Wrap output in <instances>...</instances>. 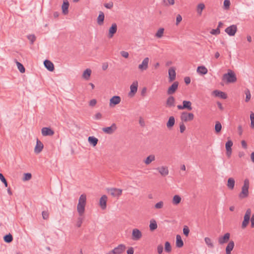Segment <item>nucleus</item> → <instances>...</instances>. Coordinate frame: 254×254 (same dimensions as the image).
I'll list each match as a JSON object with an SVG mask.
<instances>
[{
  "instance_id": "774afa93",
  "label": "nucleus",
  "mask_w": 254,
  "mask_h": 254,
  "mask_svg": "<svg viewBox=\"0 0 254 254\" xmlns=\"http://www.w3.org/2000/svg\"><path fill=\"white\" fill-rule=\"evenodd\" d=\"M251 227L252 228L254 227V213L252 215V216L251 218Z\"/></svg>"
},
{
  "instance_id": "e433bc0d",
  "label": "nucleus",
  "mask_w": 254,
  "mask_h": 254,
  "mask_svg": "<svg viewBox=\"0 0 254 254\" xmlns=\"http://www.w3.org/2000/svg\"><path fill=\"white\" fill-rule=\"evenodd\" d=\"M91 74V70L90 69L87 68L84 70L83 73V77L85 79L87 80L89 78Z\"/></svg>"
},
{
  "instance_id": "4d7b16f0",
  "label": "nucleus",
  "mask_w": 254,
  "mask_h": 254,
  "mask_svg": "<svg viewBox=\"0 0 254 254\" xmlns=\"http://www.w3.org/2000/svg\"><path fill=\"white\" fill-rule=\"evenodd\" d=\"M157 253L158 254H162L163 251V247L160 244L157 247Z\"/></svg>"
},
{
  "instance_id": "9d476101",
  "label": "nucleus",
  "mask_w": 254,
  "mask_h": 254,
  "mask_svg": "<svg viewBox=\"0 0 254 254\" xmlns=\"http://www.w3.org/2000/svg\"><path fill=\"white\" fill-rule=\"evenodd\" d=\"M138 82L137 81H134L130 86V92H129V96H133L137 90Z\"/></svg>"
},
{
  "instance_id": "f3484780",
  "label": "nucleus",
  "mask_w": 254,
  "mask_h": 254,
  "mask_svg": "<svg viewBox=\"0 0 254 254\" xmlns=\"http://www.w3.org/2000/svg\"><path fill=\"white\" fill-rule=\"evenodd\" d=\"M155 169L158 170L159 173L163 177L167 176L169 174V170L166 166L157 167Z\"/></svg>"
},
{
  "instance_id": "20e7f679",
  "label": "nucleus",
  "mask_w": 254,
  "mask_h": 254,
  "mask_svg": "<svg viewBox=\"0 0 254 254\" xmlns=\"http://www.w3.org/2000/svg\"><path fill=\"white\" fill-rule=\"evenodd\" d=\"M181 121L183 122H187L191 121L194 119V115L191 113H188L187 112H183L180 116Z\"/></svg>"
},
{
  "instance_id": "a18cd8bd",
  "label": "nucleus",
  "mask_w": 254,
  "mask_h": 254,
  "mask_svg": "<svg viewBox=\"0 0 254 254\" xmlns=\"http://www.w3.org/2000/svg\"><path fill=\"white\" fill-rule=\"evenodd\" d=\"M222 128V126L219 122H217L215 125V130L216 132H219Z\"/></svg>"
},
{
  "instance_id": "39448f33",
  "label": "nucleus",
  "mask_w": 254,
  "mask_h": 254,
  "mask_svg": "<svg viewBox=\"0 0 254 254\" xmlns=\"http://www.w3.org/2000/svg\"><path fill=\"white\" fill-rule=\"evenodd\" d=\"M251 214V210L250 209H248L246 210V213L245 214L244 217V220L242 222V228L243 229L246 228L247 225H248L250 219V216Z\"/></svg>"
},
{
  "instance_id": "4be33fe9",
  "label": "nucleus",
  "mask_w": 254,
  "mask_h": 254,
  "mask_svg": "<svg viewBox=\"0 0 254 254\" xmlns=\"http://www.w3.org/2000/svg\"><path fill=\"white\" fill-rule=\"evenodd\" d=\"M43 148V143L38 139L37 140L36 145L34 149V151L36 153H39L41 152Z\"/></svg>"
},
{
  "instance_id": "412c9836",
  "label": "nucleus",
  "mask_w": 254,
  "mask_h": 254,
  "mask_svg": "<svg viewBox=\"0 0 254 254\" xmlns=\"http://www.w3.org/2000/svg\"><path fill=\"white\" fill-rule=\"evenodd\" d=\"M45 67L50 71H53L54 70V65L52 62L48 60H46L44 62Z\"/></svg>"
},
{
  "instance_id": "72a5a7b5",
  "label": "nucleus",
  "mask_w": 254,
  "mask_h": 254,
  "mask_svg": "<svg viewBox=\"0 0 254 254\" xmlns=\"http://www.w3.org/2000/svg\"><path fill=\"white\" fill-rule=\"evenodd\" d=\"M88 141L90 144L95 146L97 145L98 140L94 136H89L88 138Z\"/></svg>"
},
{
  "instance_id": "ea45409f",
  "label": "nucleus",
  "mask_w": 254,
  "mask_h": 254,
  "mask_svg": "<svg viewBox=\"0 0 254 254\" xmlns=\"http://www.w3.org/2000/svg\"><path fill=\"white\" fill-rule=\"evenodd\" d=\"M181 201V197L179 195H175L173 197V204L177 205L180 203Z\"/></svg>"
},
{
  "instance_id": "0e129e2a",
  "label": "nucleus",
  "mask_w": 254,
  "mask_h": 254,
  "mask_svg": "<svg viewBox=\"0 0 254 254\" xmlns=\"http://www.w3.org/2000/svg\"><path fill=\"white\" fill-rule=\"evenodd\" d=\"M102 117V115L100 113H97L95 114L94 119L95 120H100Z\"/></svg>"
},
{
  "instance_id": "2eb2a0df",
  "label": "nucleus",
  "mask_w": 254,
  "mask_h": 254,
  "mask_svg": "<svg viewBox=\"0 0 254 254\" xmlns=\"http://www.w3.org/2000/svg\"><path fill=\"white\" fill-rule=\"evenodd\" d=\"M121 98L119 96H114L110 100V106H114L121 102Z\"/></svg>"
},
{
  "instance_id": "c9c22d12",
  "label": "nucleus",
  "mask_w": 254,
  "mask_h": 254,
  "mask_svg": "<svg viewBox=\"0 0 254 254\" xmlns=\"http://www.w3.org/2000/svg\"><path fill=\"white\" fill-rule=\"evenodd\" d=\"M86 201V196L85 194H82L79 197V198L78 199V204H81L82 205H85Z\"/></svg>"
},
{
  "instance_id": "6ab92c4d",
  "label": "nucleus",
  "mask_w": 254,
  "mask_h": 254,
  "mask_svg": "<svg viewBox=\"0 0 254 254\" xmlns=\"http://www.w3.org/2000/svg\"><path fill=\"white\" fill-rule=\"evenodd\" d=\"M233 144V142L231 140H229L226 143L225 147L226 150V155H227L228 157H230L232 154L231 147Z\"/></svg>"
},
{
  "instance_id": "680f3d73",
  "label": "nucleus",
  "mask_w": 254,
  "mask_h": 254,
  "mask_svg": "<svg viewBox=\"0 0 254 254\" xmlns=\"http://www.w3.org/2000/svg\"><path fill=\"white\" fill-rule=\"evenodd\" d=\"M42 214L44 219H47L49 217V213L47 211H43Z\"/></svg>"
},
{
  "instance_id": "393cba45",
  "label": "nucleus",
  "mask_w": 254,
  "mask_h": 254,
  "mask_svg": "<svg viewBox=\"0 0 254 254\" xmlns=\"http://www.w3.org/2000/svg\"><path fill=\"white\" fill-rule=\"evenodd\" d=\"M213 94L215 96L220 97L222 99H225L227 98L226 94L224 92H223L222 91H218V90H214L213 92Z\"/></svg>"
},
{
  "instance_id": "5701e85b",
  "label": "nucleus",
  "mask_w": 254,
  "mask_h": 254,
  "mask_svg": "<svg viewBox=\"0 0 254 254\" xmlns=\"http://www.w3.org/2000/svg\"><path fill=\"white\" fill-rule=\"evenodd\" d=\"M107 197L106 195H103L100 199V205L102 209H105L106 208Z\"/></svg>"
},
{
  "instance_id": "a211bd4d",
  "label": "nucleus",
  "mask_w": 254,
  "mask_h": 254,
  "mask_svg": "<svg viewBox=\"0 0 254 254\" xmlns=\"http://www.w3.org/2000/svg\"><path fill=\"white\" fill-rule=\"evenodd\" d=\"M168 74H169V82H172L174 81L176 77V73L175 71V69L174 67H171L168 70Z\"/></svg>"
},
{
  "instance_id": "cd10ccee",
  "label": "nucleus",
  "mask_w": 254,
  "mask_h": 254,
  "mask_svg": "<svg viewBox=\"0 0 254 254\" xmlns=\"http://www.w3.org/2000/svg\"><path fill=\"white\" fill-rule=\"evenodd\" d=\"M69 6V3L67 0L64 1L62 5L63 13L64 14L68 13V8Z\"/></svg>"
},
{
  "instance_id": "58836bf2",
  "label": "nucleus",
  "mask_w": 254,
  "mask_h": 254,
  "mask_svg": "<svg viewBox=\"0 0 254 254\" xmlns=\"http://www.w3.org/2000/svg\"><path fill=\"white\" fill-rule=\"evenodd\" d=\"M4 241L6 243H9L13 240V237L10 234H6L3 237Z\"/></svg>"
},
{
  "instance_id": "69168bd1",
  "label": "nucleus",
  "mask_w": 254,
  "mask_h": 254,
  "mask_svg": "<svg viewBox=\"0 0 254 254\" xmlns=\"http://www.w3.org/2000/svg\"><path fill=\"white\" fill-rule=\"evenodd\" d=\"M121 55L122 57L127 58L128 57V53L126 51H122L121 52Z\"/></svg>"
},
{
  "instance_id": "ddd939ff",
  "label": "nucleus",
  "mask_w": 254,
  "mask_h": 254,
  "mask_svg": "<svg viewBox=\"0 0 254 254\" xmlns=\"http://www.w3.org/2000/svg\"><path fill=\"white\" fill-rule=\"evenodd\" d=\"M142 236L141 232L137 229H134L132 232V239L135 241L138 240Z\"/></svg>"
},
{
  "instance_id": "a19ab883",
  "label": "nucleus",
  "mask_w": 254,
  "mask_h": 254,
  "mask_svg": "<svg viewBox=\"0 0 254 254\" xmlns=\"http://www.w3.org/2000/svg\"><path fill=\"white\" fill-rule=\"evenodd\" d=\"M164 31V29L163 28H160L158 29L156 33L155 34V36L158 38H160L163 36V33Z\"/></svg>"
},
{
  "instance_id": "338daca9",
  "label": "nucleus",
  "mask_w": 254,
  "mask_h": 254,
  "mask_svg": "<svg viewBox=\"0 0 254 254\" xmlns=\"http://www.w3.org/2000/svg\"><path fill=\"white\" fill-rule=\"evenodd\" d=\"M182 20V17L180 14H178L176 17V24L178 25Z\"/></svg>"
},
{
  "instance_id": "3c124183",
  "label": "nucleus",
  "mask_w": 254,
  "mask_h": 254,
  "mask_svg": "<svg viewBox=\"0 0 254 254\" xmlns=\"http://www.w3.org/2000/svg\"><path fill=\"white\" fill-rule=\"evenodd\" d=\"M250 119H251V127L252 128H254V113L253 112H251L250 114Z\"/></svg>"
},
{
  "instance_id": "4468645a",
  "label": "nucleus",
  "mask_w": 254,
  "mask_h": 254,
  "mask_svg": "<svg viewBox=\"0 0 254 254\" xmlns=\"http://www.w3.org/2000/svg\"><path fill=\"white\" fill-rule=\"evenodd\" d=\"M117 25L116 23H113L111 26L110 27L109 30V33L108 37L109 38H111L113 37L114 35L117 32Z\"/></svg>"
},
{
  "instance_id": "1a4fd4ad",
  "label": "nucleus",
  "mask_w": 254,
  "mask_h": 254,
  "mask_svg": "<svg viewBox=\"0 0 254 254\" xmlns=\"http://www.w3.org/2000/svg\"><path fill=\"white\" fill-rule=\"evenodd\" d=\"M149 59L148 57H146L143 59L141 64H139L138 68L141 70H145L148 67Z\"/></svg>"
},
{
  "instance_id": "603ef678",
  "label": "nucleus",
  "mask_w": 254,
  "mask_h": 254,
  "mask_svg": "<svg viewBox=\"0 0 254 254\" xmlns=\"http://www.w3.org/2000/svg\"><path fill=\"white\" fill-rule=\"evenodd\" d=\"M224 8L225 9H228L230 7V1L229 0H224Z\"/></svg>"
},
{
  "instance_id": "9b49d317",
  "label": "nucleus",
  "mask_w": 254,
  "mask_h": 254,
  "mask_svg": "<svg viewBox=\"0 0 254 254\" xmlns=\"http://www.w3.org/2000/svg\"><path fill=\"white\" fill-rule=\"evenodd\" d=\"M108 191L112 196L118 197L122 194V190L116 188H111L108 190Z\"/></svg>"
},
{
  "instance_id": "0eeeda50",
  "label": "nucleus",
  "mask_w": 254,
  "mask_h": 254,
  "mask_svg": "<svg viewBox=\"0 0 254 254\" xmlns=\"http://www.w3.org/2000/svg\"><path fill=\"white\" fill-rule=\"evenodd\" d=\"M179 86V82L175 81L168 88L167 93L168 95L173 94L177 90Z\"/></svg>"
},
{
  "instance_id": "dca6fc26",
  "label": "nucleus",
  "mask_w": 254,
  "mask_h": 254,
  "mask_svg": "<svg viewBox=\"0 0 254 254\" xmlns=\"http://www.w3.org/2000/svg\"><path fill=\"white\" fill-rule=\"evenodd\" d=\"M230 235L229 233L225 234L223 236L219 237L218 240V243L220 245H223L227 243L230 238Z\"/></svg>"
},
{
  "instance_id": "de8ad7c7",
  "label": "nucleus",
  "mask_w": 254,
  "mask_h": 254,
  "mask_svg": "<svg viewBox=\"0 0 254 254\" xmlns=\"http://www.w3.org/2000/svg\"><path fill=\"white\" fill-rule=\"evenodd\" d=\"M172 248L170 243L169 242H166L165 244V251L167 253H170L171 251Z\"/></svg>"
},
{
  "instance_id": "bb28decb",
  "label": "nucleus",
  "mask_w": 254,
  "mask_h": 254,
  "mask_svg": "<svg viewBox=\"0 0 254 254\" xmlns=\"http://www.w3.org/2000/svg\"><path fill=\"white\" fill-rule=\"evenodd\" d=\"M104 18V13L103 12L100 11L97 18V23L99 25H102L103 24Z\"/></svg>"
},
{
  "instance_id": "8fccbe9b",
  "label": "nucleus",
  "mask_w": 254,
  "mask_h": 254,
  "mask_svg": "<svg viewBox=\"0 0 254 254\" xmlns=\"http://www.w3.org/2000/svg\"><path fill=\"white\" fill-rule=\"evenodd\" d=\"M0 180L4 184V186L7 187L8 186L7 182L4 176L1 173H0Z\"/></svg>"
},
{
  "instance_id": "6e6d98bb",
  "label": "nucleus",
  "mask_w": 254,
  "mask_h": 254,
  "mask_svg": "<svg viewBox=\"0 0 254 254\" xmlns=\"http://www.w3.org/2000/svg\"><path fill=\"white\" fill-rule=\"evenodd\" d=\"M190 232V230L188 226H185L183 228V233L186 236H188Z\"/></svg>"
},
{
  "instance_id": "79ce46f5",
  "label": "nucleus",
  "mask_w": 254,
  "mask_h": 254,
  "mask_svg": "<svg viewBox=\"0 0 254 254\" xmlns=\"http://www.w3.org/2000/svg\"><path fill=\"white\" fill-rule=\"evenodd\" d=\"M245 93L246 94V102H249L251 98V94L250 90L248 88H247L245 91Z\"/></svg>"
},
{
  "instance_id": "bf43d9fd",
  "label": "nucleus",
  "mask_w": 254,
  "mask_h": 254,
  "mask_svg": "<svg viewBox=\"0 0 254 254\" xmlns=\"http://www.w3.org/2000/svg\"><path fill=\"white\" fill-rule=\"evenodd\" d=\"M32 175L30 173L24 174V177L23 178L24 181H28L31 178Z\"/></svg>"
},
{
  "instance_id": "b1692460",
  "label": "nucleus",
  "mask_w": 254,
  "mask_h": 254,
  "mask_svg": "<svg viewBox=\"0 0 254 254\" xmlns=\"http://www.w3.org/2000/svg\"><path fill=\"white\" fill-rule=\"evenodd\" d=\"M234 247V243L231 241L229 242L226 248V254H231V251Z\"/></svg>"
},
{
  "instance_id": "09e8293b",
  "label": "nucleus",
  "mask_w": 254,
  "mask_h": 254,
  "mask_svg": "<svg viewBox=\"0 0 254 254\" xmlns=\"http://www.w3.org/2000/svg\"><path fill=\"white\" fill-rule=\"evenodd\" d=\"M83 216H80L77 218V221L76 222V226L78 228L80 227L81 226L82 223L83 221Z\"/></svg>"
},
{
  "instance_id": "f8f14e48",
  "label": "nucleus",
  "mask_w": 254,
  "mask_h": 254,
  "mask_svg": "<svg viewBox=\"0 0 254 254\" xmlns=\"http://www.w3.org/2000/svg\"><path fill=\"white\" fill-rule=\"evenodd\" d=\"M166 106L168 108H172L175 106V99L173 96H170L167 99Z\"/></svg>"
},
{
  "instance_id": "6e6552de",
  "label": "nucleus",
  "mask_w": 254,
  "mask_h": 254,
  "mask_svg": "<svg viewBox=\"0 0 254 254\" xmlns=\"http://www.w3.org/2000/svg\"><path fill=\"white\" fill-rule=\"evenodd\" d=\"M117 129V126L115 123L112 124L110 127H103L102 130L107 134H111Z\"/></svg>"
},
{
  "instance_id": "f704fd0d",
  "label": "nucleus",
  "mask_w": 254,
  "mask_h": 254,
  "mask_svg": "<svg viewBox=\"0 0 254 254\" xmlns=\"http://www.w3.org/2000/svg\"><path fill=\"white\" fill-rule=\"evenodd\" d=\"M155 159V155H150L144 160V163L146 165H149L151 162L154 161Z\"/></svg>"
},
{
  "instance_id": "864d4df0",
  "label": "nucleus",
  "mask_w": 254,
  "mask_h": 254,
  "mask_svg": "<svg viewBox=\"0 0 254 254\" xmlns=\"http://www.w3.org/2000/svg\"><path fill=\"white\" fill-rule=\"evenodd\" d=\"M164 203L163 201H160L157 203L155 204L154 207L156 209H160L162 208L163 206Z\"/></svg>"
},
{
  "instance_id": "7c9ffc66",
  "label": "nucleus",
  "mask_w": 254,
  "mask_h": 254,
  "mask_svg": "<svg viewBox=\"0 0 254 254\" xmlns=\"http://www.w3.org/2000/svg\"><path fill=\"white\" fill-rule=\"evenodd\" d=\"M175 123V120L173 116L169 117V120L167 123V127L168 128H171L174 126Z\"/></svg>"
},
{
  "instance_id": "f257e3e1",
  "label": "nucleus",
  "mask_w": 254,
  "mask_h": 254,
  "mask_svg": "<svg viewBox=\"0 0 254 254\" xmlns=\"http://www.w3.org/2000/svg\"><path fill=\"white\" fill-rule=\"evenodd\" d=\"M249 185V180L248 179H246L244 181V185L242 187V190L239 194L240 198L243 199L248 196Z\"/></svg>"
},
{
  "instance_id": "473e14b6",
  "label": "nucleus",
  "mask_w": 254,
  "mask_h": 254,
  "mask_svg": "<svg viewBox=\"0 0 254 254\" xmlns=\"http://www.w3.org/2000/svg\"><path fill=\"white\" fill-rule=\"evenodd\" d=\"M235 180L232 178H229L228 180L227 187L230 190H233L235 186Z\"/></svg>"
},
{
  "instance_id": "c85d7f7f",
  "label": "nucleus",
  "mask_w": 254,
  "mask_h": 254,
  "mask_svg": "<svg viewBox=\"0 0 254 254\" xmlns=\"http://www.w3.org/2000/svg\"><path fill=\"white\" fill-rule=\"evenodd\" d=\"M197 72L202 75H205L207 73L208 70L204 66H199L197 68Z\"/></svg>"
},
{
  "instance_id": "052dcab7",
  "label": "nucleus",
  "mask_w": 254,
  "mask_h": 254,
  "mask_svg": "<svg viewBox=\"0 0 254 254\" xmlns=\"http://www.w3.org/2000/svg\"><path fill=\"white\" fill-rule=\"evenodd\" d=\"M104 6L108 9H111L113 7V2H110L104 4Z\"/></svg>"
},
{
  "instance_id": "13d9d810",
  "label": "nucleus",
  "mask_w": 254,
  "mask_h": 254,
  "mask_svg": "<svg viewBox=\"0 0 254 254\" xmlns=\"http://www.w3.org/2000/svg\"><path fill=\"white\" fill-rule=\"evenodd\" d=\"M220 33V29L219 28H217L215 29H212L211 31L210 32V33L212 35H218Z\"/></svg>"
},
{
  "instance_id": "aec40b11",
  "label": "nucleus",
  "mask_w": 254,
  "mask_h": 254,
  "mask_svg": "<svg viewBox=\"0 0 254 254\" xmlns=\"http://www.w3.org/2000/svg\"><path fill=\"white\" fill-rule=\"evenodd\" d=\"M43 136H51L54 134V131L50 127H44L41 130Z\"/></svg>"
},
{
  "instance_id": "7ed1b4c3",
  "label": "nucleus",
  "mask_w": 254,
  "mask_h": 254,
  "mask_svg": "<svg viewBox=\"0 0 254 254\" xmlns=\"http://www.w3.org/2000/svg\"><path fill=\"white\" fill-rule=\"evenodd\" d=\"M126 247L124 244H120L107 254H122L126 250Z\"/></svg>"
},
{
  "instance_id": "c03bdc74",
  "label": "nucleus",
  "mask_w": 254,
  "mask_h": 254,
  "mask_svg": "<svg viewBox=\"0 0 254 254\" xmlns=\"http://www.w3.org/2000/svg\"><path fill=\"white\" fill-rule=\"evenodd\" d=\"M205 5L203 3H199L197 5V11L198 14H201L202 10L204 8Z\"/></svg>"
},
{
  "instance_id": "a878e982",
  "label": "nucleus",
  "mask_w": 254,
  "mask_h": 254,
  "mask_svg": "<svg viewBox=\"0 0 254 254\" xmlns=\"http://www.w3.org/2000/svg\"><path fill=\"white\" fill-rule=\"evenodd\" d=\"M85 205L77 204V210L80 216H83V214L85 211Z\"/></svg>"
},
{
  "instance_id": "4c0bfd02",
  "label": "nucleus",
  "mask_w": 254,
  "mask_h": 254,
  "mask_svg": "<svg viewBox=\"0 0 254 254\" xmlns=\"http://www.w3.org/2000/svg\"><path fill=\"white\" fill-rule=\"evenodd\" d=\"M157 224L156 222V221L154 219H152L150 221V225H149V228L151 231H153L157 229Z\"/></svg>"
},
{
  "instance_id": "423d86ee",
  "label": "nucleus",
  "mask_w": 254,
  "mask_h": 254,
  "mask_svg": "<svg viewBox=\"0 0 254 254\" xmlns=\"http://www.w3.org/2000/svg\"><path fill=\"white\" fill-rule=\"evenodd\" d=\"M237 30V27L236 25H232L225 30V32L230 36H234Z\"/></svg>"
},
{
  "instance_id": "e2e57ef3",
  "label": "nucleus",
  "mask_w": 254,
  "mask_h": 254,
  "mask_svg": "<svg viewBox=\"0 0 254 254\" xmlns=\"http://www.w3.org/2000/svg\"><path fill=\"white\" fill-rule=\"evenodd\" d=\"M180 132L181 133L184 132V131L185 130L186 127H185V125L183 123L180 124Z\"/></svg>"
},
{
  "instance_id": "2f4dec72",
  "label": "nucleus",
  "mask_w": 254,
  "mask_h": 254,
  "mask_svg": "<svg viewBox=\"0 0 254 254\" xmlns=\"http://www.w3.org/2000/svg\"><path fill=\"white\" fill-rule=\"evenodd\" d=\"M184 245V242L182 240L181 237L179 235L176 236V246L178 248H181Z\"/></svg>"
},
{
  "instance_id": "f03ea898",
  "label": "nucleus",
  "mask_w": 254,
  "mask_h": 254,
  "mask_svg": "<svg viewBox=\"0 0 254 254\" xmlns=\"http://www.w3.org/2000/svg\"><path fill=\"white\" fill-rule=\"evenodd\" d=\"M223 79L226 80L227 82L233 83L237 80V77L234 72L230 70L228 73L223 75Z\"/></svg>"
},
{
  "instance_id": "5fc2aeb1",
  "label": "nucleus",
  "mask_w": 254,
  "mask_h": 254,
  "mask_svg": "<svg viewBox=\"0 0 254 254\" xmlns=\"http://www.w3.org/2000/svg\"><path fill=\"white\" fill-rule=\"evenodd\" d=\"M27 38L31 42V44H33L36 40V37L34 35H28Z\"/></svg>"
},
{
  "instance_id": "49530a36",
  "label": "nucleus",
  "mask_w": 254,
  "mask_h": 254,
  "mask_svg": "<svg viewBox=\"0 0 254 254\" xmlns=\"http://www.w3.org/2000/svg\"><path fill=\"white\" fill-rule=\"evenodd\" d=\"M16 64L17 65V68L19 69V71L21 73H24L25 71V69L23 64L18 62H17Z\"/></svg>"
},
{
  "instance_id": "c756f323",
  "label": "nucleus",
  "mask_w": 254,
  "mask_h": 254,
  "mask_svg": "<svg viewBox=\"0 0 254 254\" xmlns=\"http://www.w3.org/2000/svg\"><path fill=\"white\" fill-rule=\"evenodd\" d=\"M183 105L184 109H187L189 111H191L192 110L191 103L189 101H183Z\"/></svg>"
},
{
  "instance_id": "37998d69",
  "label": "nucleus",
  "mask_w": 254,
  "mask_h": 254,
  "mask_svg": "<svg viewBox=\"0 0 254 254\" xmlns=\"http://www.w3.org/2000/svg\"><path fill=\"white\" fill-rule=\"evenodd\" d=\"M204 241L208 247L211 248H213V247H214L213 244L211 242V240L209 238L205 237L204 238Z\"/></svg>"
}]
</instances>
